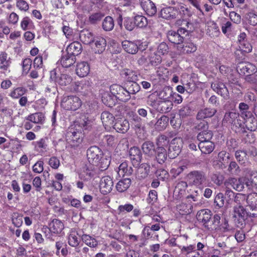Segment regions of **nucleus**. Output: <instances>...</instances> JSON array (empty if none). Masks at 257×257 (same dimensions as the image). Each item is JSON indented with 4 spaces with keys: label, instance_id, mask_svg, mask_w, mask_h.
<instances>
[{
    "label": "nucleus",
    "instance_id": "nucleus-9",
    "mask_svg": "<svg viewBox=\"0 0 257 257\" xmlns=\"http://www.w3.org/2000/svg\"><path fill=\"white\" fill-rule=\"evenodd\" d=\"M91 43L92 49L96 54H101L105 50L106 40L102 36L94 37Z\"/></svg>",
    "mask_w": 257,
    "mask_h": 257
},
{
    "label": "nucleus",
    "instance_id": "nucleus-45",
    "mask_svg": "<svg viewBox=\"0 0 257 257\" xmlns=\"http://www.w3.org/2000/svg\"><path fill=\"white\" fill-rule=\"evenodd\" d=\"M76 232L71 230L69 234L68 240L69 244L73 247H76L79 243V238Z\"/></svg>",
    "mask_w": 257,
    "mask_h": 257
},
{
    "label": "nucleus",
    "instance_id": "nucleus-56",
    "mask_svg": "<svg viewBox=\"0 0 257 257\" xmlns=\"http://www.w3.org/2000/svg\"><path fill=\"white\" fill-rule=\"evenodd\" d=\"M191 206L190 204H187L184 203H182L177 206V210L182 215L190 213L191 212Z\"/></svg>",
    "mask_w": 257,
    "mask_h": 257
},
{
    "label": "nucleus",
    "instance_id": "nucleus-46",
    "mask_svg": "<svg viewBox=\"0 0 257 257\" xmlns=\"http://www.w3.org/2000/svg\"><path fill=\"white\" fill-rule=\"evenodd\" d=\"M168 121L169 118L167 116H161L155 124L156 128L160 131L165 130L168 125Z\"/></svg>",
    "mask_w": 257,
    "mask_h": 257
},
{
    "label": "nucleus",
    "instance_id": "nucleus-42",
    "mask_svg": "<svg viewBox=\"0 0 257 257\" xmlns=\"http://www.w3.org/2000/svg\"><path fill=\"white\" fill-rule=\"evenodd\" d=\"M167 158V150L163 147H158L157 149L156 159L160 164L165 162Z\"/></svg>",
    "mask_w": 257,
    "mask_h": 257
},
{
    "label": "nucleus",
    "instance_id": "nucleus-27",
    "mask_svg": "<svg viewBox=\"0 0 257 257\" xmlns=\"http://www.w3.org/2000/svg\"><path fill=\"white\" fill-rule=\"evenodd\" d=\"M167 37L170 42L178 46H180L183 40V37L181 36L180 33L174 31H169L167 33Z\"/></svg>",
    "mask_w": 257,
    "mask_h": 257
},
{
    "label": "nucleus",
    "instance_id": "nucleus-10",
    "mask_svg": "<svg viewBox=\"0 0 257 257\" xmlns=\"http://www.w3.org/2000/svg\"><path fill=\"white\" fill-rule=\"evenodd\" d=\"M183 141L180 138H175L172 140L169 148V156L171 158L177 157L181 152Z\"/></svg>",
    "mask_w": 257,
    "mask_h": 257
},
{
    "label": "nucleus",
    "instance_id": "nucleus-25",
    "mask_svg": "<svg viewBox=\"0 0 257 257\" xmlns=\"http://www.w3.org/2000/svg\"><path fill=\"white\" fill-rule=\"evenodd\" d=\"M90 70L89 64L86 62H81L77 65L76 74L81 77L87 76Z\"/></svg>",
    "mask_w": 257,
    "mask_h": 257
},
{
    "label": "nucleus",
    "instance_id": "nucleus-54",
    "mask_svg": "<svg viewBox=\"0 0 257 257\" xmlns=\"http://www.w3.org/2000/svg\"><path fill=\"white\" fill-rule=\"evenodd\" d=\"M149 61L152 65L157 66L162 62V57L154 52L149 56Z\"/></svg>",
    "mask_w": 257,
    "mask_h": 257
},
{
    "label": "nucleus",
    "instance_id": "nucleus-60",
    "mask_svg": "<svg viewBox=\"0 0 257 257\" xmlns=\"http://www.w3.org/2000/svg\"><path fill=\"white\" fill-rule=\"evenodd\" d=\"M124 26L125 28L128 31H132L136 27L135 21L134 19L129 17L124 18Z\"/></svg>",
    "mask_w": 257,
    "mask_h": 257
},
{
    "label": "nucleus",
    "instance_id": "nucleus-51",
    "mask_svg": "<svg viewBox=\"0 0 257 257\" xmlns=\"http://www.w3.org/2000/svg\"><path fill=\"white\" fill-rule=\"evenodd\" d=\"M26 119L34 123H39L43 121L44 116L41 113H35L29 115Z\"/></svg>",
    "mask_w": 257,
    "mask_h": 257
},
{
    "label": "nucleus",
    "instance_id": "nucleus-57",
    "mask_svg": "<svg viewBox=\"0 0 257 257\" xmlns=\"http://www.w3.org/2000/svg\"><path fill=\"white\" fill-rule=\"evenodd\" d=\"M88 87L84 81H77L74 85V90L76 92H83Z\"/></svg>",
    "mask_w": 257,
    "mask_h": 257
},
{
    "label": "nucleus",
    "instance_id": "nucleus-29",
    "mask_svg": "<svg viewBox=\"0 0 257 257\" xmlns=\"http://www.w3.org/2000/svg\"><path fill=\"white\" fill-rule=\"evenodd\" d=\"M173 103L172 100H160L158 103L156 109L162 112L165 113L170 111L172 108Z\"/></svg>",
    "mask_w": 257,
    "mask_h": 257
},
{
    "label": "nucleus",
    "instance_id": "nucleus-17",
    "mask_svg": "<svg viewBox=\"0 0 257 257\" xmlns=\"http://www.w3.org/2000/svg\"><path fill=\"white\" fill-rule=\"evenodd\" d=\"M237 69L241 73L246 75L254 74L257 71L256 66L250 63H240L238 66Z\"/></svg>",
    "mask_w": 257,
    "mask_h": 257
},
{
    "label": "nucleus",
    "instance_id": "nucleus-4",
    "mask_svg": "<svg viewBox=\"0 0 257 257\" xmlns=\"http://www.w3.org/2000/svg\"><path fill=\"white\" fill-rule=\"evenodd\" d=\"M82 105L81 99L76 96H67L63 97L61 106L66 110H76Z\"/></svg>",
    "mask_w": 257,
    "mask_h": 257
},
{
    "label": "nucleus",
    "instance_id": "nucleus-37",
    "mask_svg": "<svg viewBox=\"0 0 257 257\" xmlns=\"http://www.w3.org/2000/svg\"><path fill=\"white\" fill-rule=\"evenodd\" d=\"M243 119L245 120V126L248 130L255 131L257 129V120L252 114Z\"/></svg>",
    "mask_w": 257,
    "mask_h": 257
},
{
    "label": "nucleus",
    "instance_id": "nucleus-1",
    "mask_svg": "<svg viewBox=\"0 0 257 257\" xmlns=\"http://www.w3.org/2000/svg\"><path fill=\"white\" fill-rule=\"evenodd\" d=\"M74 126L72 125L68 130L66 134V142L72 148H77L80 146L83 141V136L81 129H75L77 125L81 128L87 129L90 123V121L87 118L77 120L75 122Z\"/></svg>",
    "mask_w": 257,
    "mask_h": 257
},
{
    "label": "nucleus",
    "instance_id": "nucleus-55",
    "mask_svg": "<svg viewBox=\"0 0 257 257\" xmlns=\"http://www.w3.org/2000/svg\"><path fill=\"white\" fill-rule=\"evenodd\" d=\"M103 143L107 146L113 147L117 144V138L110 135H105L102 139Z\"/></svg>",
    "mask_w": 257,
    "mask_h": 257
},
{
    "label": "nucleus",
    "instance_id": "nucleus-32",
    "mask_svg": "<svg viewBox=\"0 0 257 257\" xmlns=\"http://www.w3.org/2000/svg\"><path fill=\"white\" fill-rule=\"evenodd\" d=\"M246 202L252 212H256L257 210V193H253L249 194L246 197Z\"/></svg>",
    "mask_w": 257,
    "mask_h": 257
},
{
    "label": "nucleus",
    "instance_id": "nucleus-40",
    "mask_svg": "<svg viewBox=\"0 0 257 257\" xmlns=\"http://www.w3.org/2000/svg\"><path fill=\"white\" fill-rule=\"evenodd\" d=\"M131 180L128 178H125L120 180L116 185V190L119 192H123L126 191L130 187Z\"/></svg>",
    "mask_w": 257,
    "mask_h": 257
},
{
    "label": "nucleus",
    "instance_id": "nucleus-33",
    "mask_svg": "<svg viewBox=\"0 0 257 257\" xmlns=\"http://www.w3.org/2000/svg\"><path fill=\"white\" fill-rule=\"evenodd\" d=\"M207 32L209 36L212 37H217L219 33V29L217 24L213 21L208 22L207 23Z\"/></svg>",
    "mask_w": 257,
    "mask_h": 257
},
{
    "label": "nucleus",
    "instance_id": "nucleus-53",
    "mask_svg": "<svg viewBox=\"0 0 257 257\" xmlns=\"http://www.w3.org/2000/svg\"><path fill=\"white\" fill-rule=\"evenodd\" d=\"M26 92L24 87H17L13 89L10 93V96L14 99H17L22 96Z\"/></svg>",
    "mask_w": 257,
    "mask_h": 257
},
{
    "label": "nucleus",
    "instance_id": "nucleus-3",
    "mask_svg": "<svg viewBox=\"0 0 257 257\" xmlns=\"http://www.w3.org/2000/svg\"><path fill=\"white\" fill-rule=\"evenodd\" d=\"M186 179L190 185H194L202 190L207 185L206 177L204 172L200 171H193L188 173Z\"/></svg>",
    "mask_w": 257,
    "mask_h": 257
},
{
    "label": "nucleus",
    "instance_id": "nucleus-7",
    "mask_svg": "<svg viewBox=\"0 0 257 257\" xmlns=\"http://www.w3.org/2000/svg\"><path fill=\"white\" fill-rule=\"evenodd\" d=\"M109 90L111 93L114 94L115 98L122 101H126L130 98V95L126 89L116 84L111 85L109 87Z\"/></svg>",
    "mask_w": 257,
    "mask_h": 257
},
{
    "label": "nucleus",
    "instance_id": "nucleus-22",
    "mask_svg": "<svg viewBox=\"0 0 257 257\" xmlns=\"http://www.w3.org/2000/svg\"><path fill=\"white\" fill-rule=\"evenodd\" d=\"M188 186L187 182L185 181L179 182L174 189V195L177 199H180L183 197L186 193V190Z\"/></svg>",
    "mask_w": 257,
    "mask_h": 257
},
{
    "label": "nucleus",
    "instance_id": "nucleus-8",
    "mask_svg": "<svg viewBox=\"0 0 257 257\" xmlns=\"http://www.w3.org/2000/svg\"><path fill=\"white\" fill-rule=\"evenodd\" d=\"M198 129L201 131L197 136L200 142L210 141L212 138V133L208 130V126L206 122L203 121L198 125Z\"/></svg>",
    "mask_w": 257,
    "mask_h": 257
},
{
    "label": "nucleus",
    "instance_id": "nucleus-39",
    "mask_svg": "<svg viewBox=\"0 0 257 257\" xmlns=\"http://www.w3.org/2000/svg\"><path fill=\"white\" fill-rule=\"evenodd\" d=\"M100 170L98 166H95L94 164L89 163L87 165L84 169V172L88 176L91 177L97 174Z\"/></svg>",
    "mask_w": 257,
    "mask_h": 257
},
{
    "label": "nucleus",
    "instance_id": "nucleus-58",
    "mask_svg": "<svg viewBox=\"0 0 257 257\" xmlns=\"http://www.w3.org/2000/svg\"><path fill=\"white\" fill-rule=\"evenodd\" d=\"M235 157L237 161L241 164H244L247 159L246 153L242 150L236 151Z\"/></svg>",
    "mask_w": 257,
    "mask_h": 257
},
{
    "label": "nucleus",
    "instance_id": "nucleus-23",
    "mask_svg": "<svg viewBox=\"0 0 257 257\" xmlns=\"http://www.w3.org/2000/svg\"><path fill=\"white\" fill-rule=\"evenodd\" d=\"M49 230L54 234L60 233L64 229L63 223L60 220L53 219L49 224Z\"/></svg>",
    "mask_w": 257,
    "mask_h": 257
},
{
    "label": "nucleus",
    "instance_id": "nucleus-35",
    "mask_svg": "<svg viewBox=\"0 0 257 257\" xmlns=\"http://www.w3.org/2000/svg\"><path fill=\"white\" fill-rule=\"evenodd\" d=\"M102 28L105 32L112 31L114 26L113 19L110 16L106 17L102 22Z\"/></svg>",
    "mask_w": 257,
    "mask_h": 257
},
{
    "label": "nucleus",
    "instance_id": "nucleus-28",
    "mask_svg": "<svg viewBox=\"0 0 257 257\" xmlns=\"http://www.w3.org/2000/svg\"><path fill=\"white\" fill-rule=\"evenodd\" d=\"M114 129L120 133H125L130 128L128 121L126 119L120 120L115 122L113 126Z\"/></svg>",
    "mask_w": 257,
    "mask_h": 257
},
{
    "label": "nucleus",
    "instance_id": "nucleus-30",
    "mask_svg": "<svg viewBox=\"0 0 257 257\" xmlns=\"http://www.w3.org/2000/svg\"><path fill=\"white\" fill-rule=\"evenodd\" d=\"M177 49L180 51V54L190 53L195 52L197 50L196 46L192 42L185 43L183 46H177Z\"/></svg>",
    "mask_w": 257,
    "mask_h": 257
},
{
    "label": "nucleus",
    "instance_id": "nucleus-21",
    "mask_svg": "<svg viewBox=\"0 0 257 257\" xmlns=\"http://www.w3.org/2000/svg\"><path fill=\"white\" fill-rule=\"evenodd\" d=\"M160 15L162 18L165 19H174L178 15V11L174 7H167L161 10Z\"/></svg>",
    "mask_w": 257,
    "mask_h": 257
},
{
    "label": "nucleus",
    "instance_id": "nucleus-20",
    "mask_svg": "<svg viewBox=\"0 0 257 257\" xmlns=\"http://www.w3.org/2000/svg\"><path fill=\"white\" fill-rule=\"evenodd\" d=\"M82 51L81 44L78 42H74L69 44L66 48V52L75 57L81 53Z\"/></svg>",
    "mask_w": 257,
    "mask_h": 257
},
{
    "label": "nucleus",
    "instance_id": "nucleus-59",
    "mask_svg": "<svg viewBox=\"0 0 257 257\" xmlns=\"http://www.w3.org/2000/svg\"><path fill=\"white\" fill-rule=\"evenodd\" d=\"M172 95V90L167 88L160 92L159 98L161 99V100H167V99L171 100Z\"/></svg>",
    "mask_w": 257,
    "mask_h": 257
},
{
    "label": "nucleus",
    "instance_id": "nucleus-6",
    "mask_svg": "<svg viewBox=\"0 0 257 257\" xmlns=\"http://www.w3.org/2000/svg\"><path fill=\"white\" fill-rule=\"evenodd\" d=\"M233 216L240 222L244 221L248 217L252 218L257 217V210L256 212H248L243 206L234 205Z\"/></svg>",
    "mask_w": 257,
    "mask_h": 257
},
{
    "label": "nucleus",
    "instance_id": "nucleus-38",
    "mask_svg": "<svg viewBox=\"0 0 257 257\" xmlns=\"http://www.w3.org/2000/svg\"><path fill=\"white\" fill-rule=\"evenodd\" d=\"M132 169L128 168L126 162L122 163L118 168L117 173L119 177H123L124 176H128L132 174Z\"/></svg>",
    "mask_w": 257,
    "mask_h": 257
},
{
    "label": "nucleus",
    "instance_id": "nucleus-24",
    "mask_svg": "<svg viewBox=\"0 0 257 257\" xmlns=\"http://www.w3.org/2000/svg\"><path fill=\"white\" fill-rule=\"evenodd\" d=\"M120 75L130 82L136 81L138 78V73L128 69L122 70L120 72Z\"/></svg>",
    "mask_w": 257,
    "mask_h": 257
},
{
    "label": "nucleus",
    "instance_id": "nucleus-63",
    "mask_svg": "<svg viewBox=\"0 0 257 257\" xmlns=\"http://www.w3.org/2000/svg\"><path fill=\"white\" fill-rule=\"evenodd\" d=\"M214 203L218 208L223 207L224 204V197L221 193H218L215 197Z\"/></svg>",
    "mask_w": 257,
    "mask_h": 257
},
{
    "label": "nucleus",
    "instance_id": "nucleus-34",
    "mask_svg": "<svg viewBox=\"0 0 257 257\" xmlns=\"http://www.w3.org/2000/svg\"><path fill=\"white\" fill-rule=\"evenodd\" d=\"M79 38L80 40L85 44H91L94 39L92 33L87 30L81 31Z\"/></svg>",
    "mask_w": 257,
    "mask_h": 257
},
{
    "label": "nucleus",
    "instance_id": "nucleus-31",
    "mask_svg": "<svg viewBox=\"0 0 257 257\" xmlns=\"http://www.w3.org/2000/svg\"><path fill=\"white\" fill-rule=\"evenodd\" d=\"M76 62V57L69 55L67 53L64 54L61 59L60 62L63 67H69L74 64Z\"/></svg>",
    "mask_w": 257,
    "mask_h": 257
},
{
    "label": "nucleus",
    "instance_id": "nucleus-26",
    "mask_svg": "<svg viewBox=\"0 0 257 257\" xmlns=\"http://www.w3.org/2000/svg\"><path fill=\"white\" fill-rule=\"evenodd\" d=\"M198 147L202 153L207 154L211 153L214 150L215 145L212 142L209 141L200 142Z\"/></svg>",
    "mask_w": 257,
    "mask_h": 257
},
{
    "label": "nucleus",
    "instance_id": "nucleus-43",
    "mask_svg": "<svg viewBox=\"0 0 257 257\" xmlns=\"http://www.w3.org/2000/svg\"><path fill=\"white\" fill-rule=\"evenodd\" d=\"M82 241L90 247H95L97 246L98 242L96 239L87 234H83L81 237Z\"/></svg>",
    "mask_w": 257,
    "mask_h": 257
},
{
    "label": "nucleus",
    "instance_id": "nucleus-48",
    "mask_svg": "<svg viewBox=\"0 0 257 257\" xmlns=\"http://www.w3.org/2000/svg\"><path fill=\"white\" fill-rule=\"evenodd\" d=\"M33 144L35 146V149L37 152L43 153L46 151L47 145L45 139H41Z\"/></svg>",
    "mask_w": 257,
    "mask_h": 257
},
{
    "label": "nucleus",
    "instance_id": "nucleus-64",
    "mask_svg": "<svg viewBox=\"0 0 257 257\" xmlns=\"http://www.w3.org/2000/svg\"><path fill=\"white\" fill-rule=\"evenodd\" d=\"M246 18L250 25L253 26L257 25V15L253 11L250 12L247 14Z\"/></svg>",
    "mask_w": 257,
    "mask_h": 257
},
{
    "label": "nucleus",
    "instance_id": "nucleus-14",
    "mask_svg": "<svg viewBox=\"0 0 257 257\" xmlns=\"http://www.w3.org/2000/svg\"><path fill=\"white\" fill-rule=\"evenodd\" d=\"M101 98L102 102L108 107H112L115 104L116 98L115 94L111 93L109 88L102 92Z\"/></svg>",
    "mask_w": 257,
    "mask_h": 257
},
{
    "label": "nucleus",
    "instance_id": "nucleus-16",
    "mask_svg": "<svg viewBox=\"0 0 257 257\" xmlns=\"http://www.w3.org/2000/svg\"><path fill=\"white\" fill-rule=\"evenodd\" d=\"M141 6L146 14L150 16H154L157 12L155 4L150 0H140Z\"/></svg>",
    "mask_w": 257,
    "mask_h": 257
},
{
    "label": "nucleus",
    "instance_id": "nucleus-47",
    "mask_svg": "<svg viewBox=\"0 0 257 257\" xmlns=\"http://www.w3.org/2000/svg\"><path fill=\"white\" fill-rule=\"evenodd\" d=\"M135 25L138 28H144L148 25L147 18L142 15H136L134 18Z\"/></svg>",
    "mask_w": 257,
    "mask_h": 257
},
{
    "label": "nucleus",
    "instance_id": "nucleus-41",
    "mask_svg": "<svg viewBox=\"0 0 257 257\" xmlns=\"http://www.w3.org/2000/svg\"><path fill=\"white\" fill-rule=\"evenodd\" d=\"M231 158L230 154L225 151H221L218 154V161L221 165L225 167L226 165L228 163Z\"/></svg>",
    "mask_w": 257,
    "mask_h": 257
},
{
    "label": "nucleus",
    "instance_id": "nucleus-5",
    "mask_svg": "<svg viewBox=\"0 0 257 257\" xmlns=\"http://www.w3.org/2000/svg\"><path fill=\"white\" fill-rule=\"evenodd\" d=\"M50 79L61 86H65L70 84L72 78L71 76L65 73L59 74V70L54 69L50 71Z\"/></svg>",
    "mask_w": 257,
    "mask_h": 257
},
{
    "label": "nucleus",
    "instance_id": "nucleus-12",
    "mask_svg": "<svg viewBox=\"0 0 257 257\" xmlns=\"http://www.w3.org/2000/svg\"><path fill=\"white\" fill-rule=\"evenodd\" d=\"M113 182L112 179L108 176L102 177L100 183V190L103 194L109 193L112 190Z\"/></svg>",
    "mask_w": 257,
    "mask_h": 257
},
{
    "label": "nucleus",
    "instance_id": "nucleus-11",
    "mask_svg": "<svg viewBox=\"0 0 257 257\" xmlns=\"http://www.w3.org/2000/svg\"><path fill=\"white\" fill-rule=\"evenodd\" d=\"M211 216V211L207 209L199 210L196 215V217L198 221L202 223L205 227L207 228V229Z\"/></svg>",
    "mask_w": 257,
    "mask_h": 257
},
{
    "label": "nucleus",
    "instance_id": "nucleus-18",
    "mask_svg": "<svg viewBox=\"0 0 257 257\" xmlns=\"http://www.w3.org/2000/svg\"><path fill=\"white\" fill-rule=\"evenodd\" d=\"M129 154L134 166L137 167L139 166L142 158L140 150L137 147H132L130 150Z\"/></svg>",
    "mask_w": 257,
    "mask_h": 257
},
{
    "label": "nucleus",
    "instance_id": "nucleus-50",
    "mask_svg": "<svg viewBox=\"0 0 257 257\" xmlns=\"http://www.w3.org/2000/svg\"><path fill=\"white\" fill-rule=\"evenodd\" d=\"M142 150L145 154L149 156H152L154 154L155 151L154 145L151 142H146L142 145Z\"/></svg>",
    "mask_w": 257,
    "mask_h": 257
},
{
    "label": "nucleus",
    "instance_id": "nucleus-2",
    "mask_svg": "<svg viewBox=\"0 0 257 257\" xmlns=\"http://www.w3.org/2000/svg\"><path fill=\"white\" fill-rule=\"evenodd\" d=\"M102 152L96 146H92L87 151V157L90 164L98 166L101 171L105 170L110 165V157L102 158Z\"/></svg>",
    "mask_w": 257,
    "mask_h": 257
},
{
    "label": "nucleus",
    "instance_id": "nucleus-49",
    "mask_svg": "<svg viewBox=\"0 0 257 257\" xmlns=\"http://www.w3.org/2000/svg\"><path fill=\"white\" fill-rule=\"evenodd\" d=\"M239 109L240 115L243 118L246 117H249L252 114L251 111H249L248 105L244 102L239 103Z\"/></svg>",
    "mask_w": 257,
    "mask_h": 257
},
{
    "label": "nucleus",
    "instance_id": "nucleus-13",
    "mask_svg": "<svg viewBox=\"0 0 257 257\" xmlns=\"http://www.w3.org/2000/svg\"><path fill=\"white\" fill-rule=\"evenodd\" d=\"M139 41L124 40L121 43L123 49L126 52L131 54H135L137 53L139 49Z\"/></svg>",
    "mask_w": 257,
    "mask_h": 257
},
{
    "label": "nucleus",
    "instance_id": "nucleus-15",
    "mask_svg": "<svg viewBox=\"0 0 257 257\" xmlns=\"http://www.w3.org/2000/svg\"><path fill=\"white\" fill-rule=\"evenodd\" d=\"M211 88L224 98H227L228 96V90L224 83L216 81L211 84Z\"/></svg>",
    "mask_w": 257,
    "mask_h": 257
},
{
    "label": "nucleus",
    "instance_id": "nucleus-36",
    "mask_svg": "<svg viewBox=\"0 0 257 257\" xmlns=\"http://www.w3.org/2000/svg\"><path fill=\"white\" fill-rule=\"evenodd\" d=\"M216 110L215 109L204 108L200 110L197 115L198 119H203L207 117H210L213 116L216 113Z\"/></svg>",
    "mask_w": 257,
    "mask_h": 257
},
{
    "label": "nucleus",
    "instance_id": "nucleus-52",
    "mask_svg": "<svg viewBox=\"0 0 257 257\" xmlns=\"http://www.w3.org/2000/svg\"><path fill=\"white\" fill-rule=\"evenodd\" d=\"M34 27L32 21L29 17H24L21 22V28L24 31L31 30Z\"/></svg>",
    "mask_w": 257,
    "mask_h": 257
},
{
    "label": "nucleus",
    "instance_id": "nucleus-61",
    "mask_svg": "<svg viewBox=\"0 0 257 257\" xmlns=\"http://www.w3.org/2000/svg\"><path fill=\"white\" fill-rule=\"evenodd\" d=\"M238 47L241 51L245 53L250 52L252 48L251 45L247 41L241 42L238 44Z\"/></svg>",
    "mask_w": 257,
    "mask_h": 257
},
{
    "label": "nucleus",
    "instance_id": "nucleus-44",
    "mask_svg": "<svg viewBox=\"0 0 257 257\" xmlns=\"http://www.w3.org/2000/svg\"><path fill=\"white\" fill-rule=\"evenodd\" d=\"M11 62L10 58L6 53L0 54V68L3 70H7L10 66Z\"/></svg>",
    "mask_w": 257,
    "mask_h": 257
},
{
    "label": "nucleus",
    "instance_id": "nucleus-19",
    "mask_svg": "<svg viewBox=\"0 0 257 257\" xmlns=\"http://www.w3.org/2000/svg\"><path fill=\"white\" fill-rule=\"evenodd\" d=\"M101 119L106 130H109L114 125V117L112 114L107 111L102 113Z\"/></svg>",
    "mask_w": 257,
    "mask_h": 257
},
{
    "label": "nucleus",
    "instance_id": "nucleus-62",
    "mask_svg": "<svg viewBox=\"0 0 257 257\" xmlns=\"http://www.w3.org/2000/svg\"><path fill=\"white\" fill-rule=\"evenodd\" d=\"M179 248L183 254L188 255V256L196 248V246L195 244H190L188 246H180Z\"/></svg>",
    "mask_w": 257,
    "mask_h": 257
}]
</instances>
